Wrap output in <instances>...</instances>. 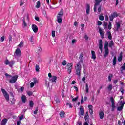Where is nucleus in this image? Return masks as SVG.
I'll return each instance as SVG.
<instances>
[{"mask_svg":"<svg viewBox=\"0 0 125 125\" xmlns=\"http://www.w3.org/2000/svg\"><path fill=\"white\" fill-rule=\"evenodd\" d=\"M29 105L30 107H31V108H33V107H34V102L32 101H30Z\"/></svg>","mask_w":125,"mask_h":125,"instance_id":"36","label":"nucleus"},{"mask_svg":"<svg viewBox=\"0 0 125 125\" xmlns=\"http://www.w3.org/2000/svg\"><path fill=\"white\" fill-rule=\"evenodd\" d=\"M112 79H113V74H110L108 75V81H109V82H111L112 81Z\"/></svg>","mask_w":125,"mask_h":125,"instance_id":"31","label":"nucleus"},{"mask_svg":"<svg viewBox=\"0 0 125 125\" xmlns=\"http://www.w3.org/2000/svg\"><path fill=\"white\" fill-rule=\"evenodd\" d=\"M102 25V22L100 21H98V26H101Z\"/></svg>","mask_w":125,"mask_h":125,"instance_id":"60","label":"nucleus"},{"mask_svg":"<svg viewBox=\"0 0 125 125\" xmlns=\"http://www.w3.org/2000/svg\"><path fill=\"white\" fill-rule=\"evenodd\" d=\"M99 48L101 50V53L102 52V48H103V46L102 45V40H100L99 41Z\"/></svg>","mask_w":125,"mask_h":125,"instance_id":"15","label":"nucleus"},{"mask_svg":"<svg viewBox=\"0 0 125 125\" xmlns=\"http://www.w3.org/2000/svg\"><path fill=\"white\" fill-rule=\"evenodd\" d=\"M64 82H66L67 83H69V82H70V79H69V78L66 77L64 79Z\"/></svg>","mask_w":125,"mask_h":125,"instance_id":"47","label":"nucleus"},{"mask_svg":"<svg viewBox=\"0 0 125 125\" xmlns=\"http://www.w3.org/2000/svg\"><path fill=\"white\" fill-rule=\"evenodd\" d=\"M95 4L94 7V12H96V9L97 8L96 6H97V5H99L100 2L102 1V0H95Z\"/></svg>","mask_w":125,"mask_h":125,"instance_id":"10","label":"nucleus"},{"mask_svg":"<svg viewBox=\"0 0 125 125\" xmlns=\"http://www.w3.org/2000/svg\"><path fill=\"white\" fill-rule=\"evenodd\" d=\"M125 70V63H124L123 65L121 67V73H123Z\"/></svg>","mask_w":125,"mask_h":125,"instance_id":"34","label":"nucleus"},{"mask_svg":"<svg viewBox=\"0 0 125 125\" xmlns=\"http://www.w3.org/2000/svg\"><path fill=\"white\" fill-rule=\"evenodd\" d=\"M108 45H109V42L108 41H106L104 43V49H109Z\"/></svg>","mask_w":125,"mask_h":125,"instance_id":"24","label":"nucleus"},{"mask_svg":"<svg viewBox=\"0 0 125 125\" xmlns=\"http://www.w3.org/2000/svg\"><path fill=\"white\" fill-rule=\"evenodd\" d=\"M64 15V9H61L57 16V21L59 24L62 23V18Z\"/></svg>","mask_w":125,"mask_h":125,"instance_id":"2","label":"nucleus"},{"mask_svg":"<svg viewBox=\"0 0 125 125\" xmlns=\"http://www.w3.org/2000/svg\"><path fill=\"white\" fill-rule=\"evenodd\" d=\"M77 100H78V97H76V98H73V99H72V101H73V102L77 101Z\"/></svg>","mask_w":125,"mask_h":125,"instance_id":"62","label":"nucleus"},{"mask_svg":"<svg viewBox=\"0 0 125 125\" xmlns=\"http://www.w3.org/2000/svg\"><path fill=\"white\" fill-rule=\"evenodd\" d=\"M99 18L101 21H103V20H104V16L102 15L99 16Z\"/></svg>","mask_w":125,"mask_h":125,"instance_id":"40","label":"nucleus"},{"mask_svg":"<svg viewBox=\"0 0 125 125\" xmlns=\"http://www.w3.org/2000/svg\"><path fill=\"white\" fill-rule=\"evenodd\" d=\"M50 82L53 83H56V80H57V77L56 76H53L50 78H49Z\"/></svg>","mask_w":125,"mask_h":125,"instance_id":"12","label":"nucleus"},{"mask_svg":"<svg viewBox=\"0 0 125 125\" xmlns=\"http://www.w3.org/2000/svg\"><path fill=\"white\" fill-rule=\"evenodd\" d=\"M88 118H89V116H88V115L87 114L85 116L84 119L86 122H88Z\"/></svg>","mask_w":125,"mask_h":125,"instance_id":"39","label":"nucleus"},{"mask_svg":"<svg viewBox=\"0 0 125 125\" xmlns=\"http://www.w3.org/2000/svg\"><path fill=\"white\" fill-rule=\"evenodd\" d=\"M88 90H89V88H88V85L87 84H86L85 91L86 93H88Z\"/></svg>","mask_w":125,"mask_h":125,"instance_id":"35","label":"nucleus"},{"mask_svg":"<svg viewBox=\"0 0 125 125\" xmlns=\"http://www.w3.org/2000/svg\"><path fill=\"white\" fill-rule=\"evenodd\" d=\"M6 100L7 101H9V95L8 94V93H7V92H6V91H5V89H1Z\"/></svg>","mask_w":125,"mask_h":125,"instance_id":"5","label":"nucleus"},{"mask_svg":"<svg viewBox=\"0 0 125 125\" xmlns=\"http://www.w3.org/2000/svg\"><path fill=\"white\" fill-rule=\"evenodd\" d=\"M35 20H36L38 22H40V18H39L38 17H35Z\"/></svg>","mask_w":125,"mask_h":125,"instance_id":"59","label":"nucleus"},{"mask_svg":"<svg viewBox=\"0 0 125 125\" xmlns=\"http://www.w3.org/2000/svg\"><path fill=\"white\" fill-rule=\"evenodd\" d=\"M66 105L69 106V108H73V105L70 103H67Z\"/></svg>","mask_w":125,"mask_h":125,"instance_id":"41","label":"nucleus"},{"mask_svg":"<svg viewBox=\"0 0 125 125\" xmlns=\"http://www.w3.org/2000/svg\"><path fill=\"white\" fill-rule=\"evenodd\" d=\"M17 79H18V75L11 76V79L9 81L10 83H15L16 81H17Z\"/></svg>","mask_w":125,"mask_h":125,"instance_id":"6","label":"nucleus"},{"mask_svg":"<svg viewBox=\"0 0 125 125\" xmlns=\"http://www.w3.org/2000/svg\"><path fill=\"white\" fill-rule=\"evenodd\" d=\"M27 94L29 96H31V95H32L33 94V92L29 91L27 92Z\"/></svg>","mask_w":125,"mask_h":125,"instance_id":"49","label":"nucleus"},{"mask_svg":"<svg viewBox=\"0 0 125 125\" xmlns=\"http://www.w3.org/2000/svg\"><path fill=\"white\" fill-rule=\"evenodd\" d=\"M111 16H112L113 17L115 18V17H118V16H119V15H118L117 12H114L113 14H111Z\"/></svg>","mask_w":125,"mask_h":125,"instance_id":"32","label":"nucleus"},{"mask_svg":"<svg viewBox=\"0 0 125 125\" xmlns=\"http://www.w3.org/2000/svg\"><path fill=\"white\" fill-rule=\"evenodd\" d=\"M90 11V6L88 4H86V13L87 14H89V12Z\"/></svg>","mask_w":125,"mask_h":125,"instance_id":"16","label":"nucleus"},{"mask_svg":"<svg viewBox=\"0 0 125 125\" xmlns=\"http://www.w3.org/2000/svg\"><path fill=\"white\" fill-rule=\"evenodd\" d=\"M46 1L47 3V4L49 5V8L51 9H53V7H52L51 6V5H49V0H46Z\"/></svg>","mask_w":125,"mask_h":125,"instance_id":"38","label":"nucleus"},{"mask_svg":"<svg viewBox=\"0 0 125 125\" xmlns=\"http://www.w3.org/2000/svg\"><path fill=\"white\" fill-rule=\"evenodd\" d=\"M21 100L23 103H26V101H27V98L25 95H22L21 96Z\"/></svg>","mask_w":125,"mask_h":125,"instance_id":"17","label":"nucleus"},{"mask_svg":"<svg viewBox=\"0 0 125 125\" xmlns=\"http://www.w3.org/2000/svg\"><path fill=\"white\" fill-rule=\"evenodd\" d=\"M38 110L39 109L38 108V107H36L35 110L34 111V114H35V115H37V114H38Z\"/></svg>","mask_w":125,"mask_h":125,"instance_id":"46","label":"nucleus"},{"mask_svg":"<svg viewBox=\"0 0 125 125\" xmlns=\"http://www.w3.org/2000/svg\"><path fill=\"white\" fill-rule=\"evenodd\" d=\"M11 104H14V103H15V99L13 98L12 99V101H11Z\"/></svg>","mask_w":125,"mask_h":125,"instance_id":"58","label":"nucleus"},{"mask_svg":"<svg viewBox=\"0 0 125 125\" xmlns=\"http://www.w3.org/2000/svg\"><path fill=\"white\" fill-rule=\"evenodd\" d=\"M49 82H50V81H49V79L45 80V85H46V86L49 87V84L50 83Z\"/></svg>","mask_w":125,"mask_h":125,"instance_id":"22","label":"nucleus"},{"mask_svg":"<svg viewBox=\"0 0 125 125\" xmlns=\"http://www.w3.org/2000/svg\"><path fill=\"white\" fill-rule=\"evenodd\" d=\"M30 42H34V37L31 36L30 37Z\"/></svg>","mask_w":125,"mask_h":125,"instance_id":"53","label":"nucleus"},{"mask_svg":"<svg viewBox=\"0 0 125 125\" xmlns=\"http://www.w3.org/2000/svg\"><path fill=\"white\" fill-rule=\"evenodd\" d=\"M53 4V5H55V4H57V0H54Z\"/></svg>","mask_w":125,"mask_h":125,"instance_id":"56","label":"nucleus"},{"mask_svg":"<svg viewBox=\"0 0 125 125\" xmlns=\"http://www.w3.org/2000/svg\"><path fill=\"white\" fill-rule=\"evenodd\" d=\"M8 39L9 42H12V36H11V35H9Z\"/></svg>","mask_w":125,"mask_h":125,"instance_id":"42","label":"nucleus"},{"mask_svg":"<svg viewBox=\"0 0 125 125\" xmlns=\"http://www.w3.org/2000/svg\"><path fill=\"white\" fill-rule=\"evenodd\" d=\"M35 69H36V72H40V66L36 65Z\"/></svg>","mask_w":125,"mask_h":125,"instance_id":"37","label":"nucleus"},{"mask_svg":"<svg viewBox=\"0 0 125 125\" xmlns=\"http://www.w3.org/2000/svg\"><path fill=\"white\" fill-rule=\"evenodd\" d=\"M99 116L100 119H103V118H104V113H103V112L102 111L100 112Z\"/></svg>","mask_w":125,"mask_h":125,"instance_id":"28","label":"nucleus"},{"mask_svg":"<svg viewBox=\"0 0 125 125\" xmlns=\"http://www.w3.org/2000/svg\"><path fill=\"white\" fill-rule=\"evenodd\" d=\"M89 113H90V115H92V114L93 113V111L92 109H89Z\"/></svg>","mask_w":125,"mask_h":125,"instance_id":"64","label":"nucleus"},{"mask_svg":"<svg viewBox=\"0 0 125 125\" xmlns=\"http://www.w3.org/2000/svg\"><path fill=\"white\" fill-rule=\"evenodd\" d=\"M123 59V56L120 55L119 57H118V61H119V62H121V61H122V60Z\"/></svg>","mask_w":125,"mask_h":125,"instance_id":"44","label":"nucleus"},{"mask_svg":"<svg viewBox=\"0 0 125 125\" xmlns=\"http://www.w3.org/2000/svg\"><path fill=\"white\" fill-rule=\"evenodd\" d=\"M23 25L24 27H27V23H26V22L25 21V19L23 20Z\"/></svg>","mask_w":125,"mask_h":125,"instance_id":"55","label":"nucleus"},{"mask_svg":"<svg viewBox=\"0 0 125 125\" xmlns=\"http://www.w3.org/2000/svg\"><path fill=\"white\" fill-rule=\"evenodd\" d=\"M18 47H20V48H22L24 46V41H21L20 42V43L18 45Z\"/></svg>","mask_w":125,"mask_h":125,"instance_id":"18","label":"nucleus"},{"mask_svg":"<svg viewBox=\"0 0 125 125\" xmlns=\"http://www.w3.org/2000/svg\"><path fill=\"white\" fill-rule=\"evenodd\" d=\"M88 107L89 110H92V105H88Z\"/></svg>","mask_w":125,"mask_h":125,"instance_id":"63","label":"nucleus"},{"mask_svg":"<svg viewBox=\"0 0 125 125\" xmlns=\"http://www.w3.org/2000/svg\"><path fill=\"white\" fill-rule=\"evenodd\" d=\"M110 101H111V106H112V109L111 111H114L115 110V100L114 99V98L113 97H111L110 98Z\"/></svg>","mask_w":125,"mask_h":125,"instance_id":"11","label":"nucleus"},{"mask_svg":"<svg viewBox=\"0 0 125 125\" xmlns=\"http://www.w3.org/2000/svg\"><path fill=\"white\" fill-rule=\"evenodd\" d=\"M98 13L99 14L100 12H101V6H100L98 9Z\"/></svg>","mask_w":125,"mask_h":125,"instance_id":"48","label":"nucleus"},{"mask_svg":"<svg viewBox=\"0 0 125 125\" xmlns=\"http://www.w3.org/2000/svg\"><path fill=\"white\" fill-rule=\"evenodd\" d=\"M83 52L81 53L79 57V62L76 64L75 66V75L78 76V78H81V71L82 70V64H83Z\"/></svg>","mask_w":125,"mask_h":125,"instance_id":"1","label":"nucleus"},{"mask_svg":"<svg viewBox=\"0 0 125 125\" xmlns=\"http://www.w3.org/2000/svg\"><path fill=\"white\" fill-rule=\"evenodd\" d=\"M120 91H121L122 95L124 94V91H125V87L122 86L120 88Z\"/></svg>","mask_w":125,"mask_h":125,"instance_id":"30","label":"nucleus"},{"mask_svg":"<svg viewBox=\"0 0 125 125\" xmlns=\"http://www.w3.org/2000/svg\"><path fill=\"white\" fill-rule=\"evenodd\" d=\"M7 123V119L4 118L2 120L1 122V125H6Z\"/></svg>","mask_w":125,"mask_h":125,"instance_id":"19","label":"nucleus"},{"mask_svg":"<svg viewBox=\"0 0 125 125\" xmlns=\"http://www.w3.org/2000/svg\"><path fill=\"white\" fill-rule=\"evenodd\" d=\"M5 65H9V67H12L14 64H15V62L14 60H11L10 62L8 60H6L4 62Z\"/></svg>","mask_w":125,"mask_h":125,"instance_id":"4","label":"nucleus"},{"mask_svg":"<svg viewBox=\"0 0 125 125\" xmlns=\"http://www.w3.org/2000/svg\"><path fill=\"white\" fill-rule=\"evenodd\" d=\"M24 87H21L20 88V91H21L22 92L24 91Z\"/></svg>","mask_w":125,"mask_h":125,"instance_id":"61","label":"nucleus"},{"mask_svg":"<svg viewBox=\"0 0 125 125\" xmlns=\"http://www.w3.org/2000/svg\"><path fill=\"white\" fill-rule=\"evenodd\" d=\"M99 32L100 33L102 39H103L105 35V32H104V31H103V29H101V28L100 27H99Z\"/></svg>","mask_w":125,"mask_h":125,"instance_id":"13","label":"nucleus"},{"mask_svg":"<svg viewBox=\"0 0 125 125\" xmlns=\"http://www.w3.org/2000/svg\"><path fill=\"white\" fill-rule=\"evenodd\" d=\"M23 119H24V116L23 115H21V116L19 117L20 121H22V120H23Z\"/></svg>","mask_w":125,"mask_h":125,"instance_id":"52","label":"nucleus"},{"mask_svg":"<svg viewBox=\"0 0 125 125\" xmlns=\"http://www.w3.org/2000/svg\"><path fill=\"white\" fill-rule=\"evenodd\" d=\"M113 45H114V42H113V41H111L108 44V46L109 47H113Z\"/></svg>","mask_w":125,"mask_h":125,"instance_id":"29","label":"nucleus"},{"mask_svg":"<svg viewBox=\"0 0 125 125\" xmlns=\"http://www.w3.org/2000/svg\"><path fill=\"white\" fill-rule=\"evenodd\" d=\"M91 54H92V59H94L95 60L96 59V56L95 55V52L94 51H91Z\"/></svg>","mask_w":125,"mask_h":125,"instance_id":"20","label":"nucleus"},{"mask_svg":"<svg viewBox=\"0 0 125 125\" xmlns=\"http://www.w3.org/2000/svg\"><path fill=\"white\" fill-rule=\"evenodd\" d=\"M105 50V54L104 56V58L107 57L108 55H109V49H104Z\"/></svg>","mask_w":125,"mask_h":125,"instance_id":"21","label":"nucleus"},{"mask_svg":"<svg viewBox=\"0 0 125 125\" xmlns=\"http://www.w3.org/2000/svg\"><path fill=\"white\" fill-rule=\"evenodd\" d=\"M4 39H5V37H4V36H2L1 37L0 41L2 42L3 41H4Z\"/></svg>","mask_w":125,"mask_h":125,"instance_id":"54","label":"nucleus"},{"mask_svg":"<svg viewBox=\"0 0 125 125\" xmlns=\"http://www.w3.org/2000/svg\"><path fill=\"white\" fill-rule=\"evenodd\" d=\"M80 113L82 116H83L84 114V110H83V107L82 106L80 107Z\"/></svg>","mask_w":125,"mask_h":125,"instance_id":"23","label":"nucleus"},{"mask_svg":"<svg viewBox=\"0 0 125 125\" xmlns=\"http://www.w3.org/2000/svg\"><path fill=\"white\" fill-rule=\"evenodd\" d=\"M73 63H68L66 66V70L68 74H71L72 70H73Z\"/></svg>","mask_w":125,"mask_h":125,"instance_id":"3","label":"nucleus"},{"mask_svg":"<svg viewBox=\"0 0 125 125\" xmlns=\"http://www.w3.org/2000/svg\"><path fill=\"white\" fill-rule=\"evenodd\" d=\"M108 29H109V30H111V29H112V23H111V22H109Z\"/></svg>","mask_w":125,"mask_h":125,"instance_id":"43","label":"nucleus"},{"mask_svg":"<svg viewBox=\"0 0 125 125\" xmlns=\"http://www.w3.org/2000/svg\"><path fill=\"white\" fill-rule=\"evenodd\" d=\"M36 8H40L41 7V2L40 1H38L37 2V4L36 5Z\"/></svg>","mask_w":125,"mask_h":125,"instance_id":"33","label":"nucleus"},{"mask_svg":"<svg viewBox=\"0 0 125 125\" xmlns=\"http://www.w3.org/2000/svg\"><path fill=\"white\" fill-rule=\"evenodd\" d=\"M62 65L63 66H66L67 65V61L64 60L62 62Z\"/></svg>","mask_w":125,"mask_h":125,"instance_id":"45","label":"nucleus"},{"mask_svg":"<svg viewBox=\"0 0 125 125\" xmlns=\"http://www.w3.org/2000/svg\"><path fill=\"white\" fill-rule=\"evenodd\" d=\"M52 37H53V38L55 37V31H52Z\"/></svg>","mask_w":125,"mask_h":125,"instance_id":"51","label":"nucleus"},{"mask_svg":"<svg viewBox=\"0 0 125 125\" xmlns=\"http://www.w3.org/2000/svg\"><path fill=\"white\" fill-rule=\"evenodd\" d=\"M37 83H39V80L37 78H33V82L30 83V87L33 88Z\"/></svg>","mask_w":125,"mask_h":125,"instance_id":"7","label":"nucleus"},{"mask_svg":"<svg viewBox=\"0 0 125 125\" xmlns=\"http://www.w3.org/2000/svg\"><path fill=\"white\" fill-rule=\"evenodd\" d=\"M117 29H120V27H121V24H120V23H117Z\"/></svg>","mask_w":125,"mask_h":125,"instance_id":"57","label":"nucleus"},{"mask_svg":"<svg viewBox=\"0 0 125 125\" xmlns=\"http://www.w3.org/2000/svg\"><path fill=\"white\" fill-rule=\"evenodd\" d=\"M32 29L35 33H38V31H39V28H38V26L36 25L35 24H33L32 25Z\"/></svg>","mask_w":125,"mask_h":125,"instance_id":"14","label":"nucleus"},{"mask_svg":"<svg viewBox=\"0 0 125 125\" xmlns=\"http://www.w3.org/2000/svg\"><path fill=\"white\" fill-rule=\"evenodd\" d=\"M21 56V51L20 50V49L17 48L15 52L14 56L16 58V57H19V56Z\"/></svg>","mask_w":125,"mask_h":125,"instance_id":"8","label":"nucleus"},{"mask_svg":"<svg viewBox=\"0 0 125 125\" xmlns=\"http://www.w3.org/2000/svg\"><path fill=\"white\" fill-rule=\"evenodd\" d=\"M120 104L121 106H119L117 108L118 111H122L123 108H124V105H125V102H123V98L120 99Z\"/></svg>","mask_w":125,"mask_h":125,"instance_id":"9","label":"nucleus"},{"mask_svg":"<svg viewBox=\"0 0 125 125\" xmlns=\"http://www.w3.org/2000/svg\"><path fill=\"white\" fill-rule=\"evenodd\" d=\"M116 64H117V58L116 57H114L113 61V66H116Z\"/></svg>","mask_w":125,"mask_h":125,"instance_id":"27","label":"nucleus"},{"mask_svg":"<svg viewBox=\"0 0 125 125\" xmlns=\"http://www.w3.org/2000/svg\"><path fill=\"white\" fill-rule=\"evenodd\" d=\"M109 18H110V21H114V18L112 16V15H111L109 16Z\"/></svg>","mask_w":125,"mask_h":125,"instance_id":"50","label":"nucleus"},{"mask_svg":"<svg viewBox=\"0 0 125 125\" xmlns=\"http://www.w3.org/2000/svg\"><path fill=\"white\" fill-rule=\"evenodd\" d=\"M60 116L61 118H65V112L64 111H61L60 113Z\"/></svg>","mask_w":125,"mask_h":125,"instance_id":"25","label":"nucleus"},{"mask_svg":"<svg viewBox=\"0 0 125 125\" xmlns=\"http://www.w3.org/2000/svg\"><path fill=\"white\" fill-rule=\"evenodd\" d=\"M107 89L109 91H111L113 89V85L111 84H109L107 86Z\"/></svg>","mask_w":125,"mask_h":125,"instance_id":"26","label":"nucleus"}]
</instances>
